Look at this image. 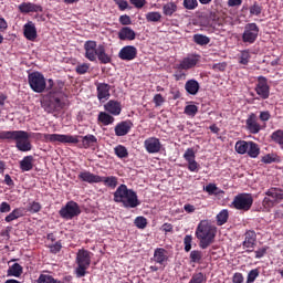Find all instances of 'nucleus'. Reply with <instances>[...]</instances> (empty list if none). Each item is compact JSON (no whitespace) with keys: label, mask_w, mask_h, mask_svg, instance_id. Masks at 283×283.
I'll return each instance as SVG.
<instances>
[{"label":"nucleus","mask_w":283,"mask_h":283,"mask_svg":"<svg viewBox=\"0 0 283 283\" xmlns=\"http://www.w3.org/2000/svg\"><path fill=\"white\" fill-rule=\"evenodd\" d=\"M262 6L258 2H254L253 6L250 7V14L252 17H260L262 14Z\"/></svg>","instance_id":"a19ab883"},{"label":"nucleus","mask_w":283,"mask_h":283,"mask_svg":"<svg viewBox=\"0 0 283 283\" xmlns=\"http://www.w3.org/2000/svg\"><path fill=\"white\" fill-rule=\"evenodd\" d=\"M255 93L258 94V101H266L271 96V86H269V80L264 76L258 77V83L255 85Z\"/></svg>","instance_id":"9b49d317"},{"label":"nucleus","mask_w":283,"mask_h":283,"mask_svg":"<svg viewBox=\"0 0 283 283\" xmlns=\"http://www.w3.org/2000/svg\"><path fill=\"white\" fill-rule=\"evenodd\" d=\"M229 220V211L222 210L217 214V224L219 227H222V224H227V221Z\"/></svg>","instance_id":"ea45409f"},{"label":"nucleus","mask_w":283,"mask_h":283,"mask_svg":"<svg viewBox=\"0 0 283 283\" xmlns=\"http://www.w3.org/2000/svg\"><path fill=\"white\" fill-rule=\"evenodd\" d=\"M265 196L271 198L277 205V202H282L283 200V190L281 188L272 187L265 191Z\"/></svg>","instance_id":"bb28decb"},{"label":"nucleus","mask_w":283,"mask_h":283,"mask_svg":"<svg viewBox=\"0 0 283 283\" xmlns=\"http://www.w3.org/2000/svg\"><path fill=\"white\" fill-rule=\"evenodd\" d=\"M216 233H218V230L209 221H200L195 232L197 240H199L200 249L211 247L216 242Z\"/></svg>","instance_id":"39448f33"},{"label":"nucleus","mask_w":283,"mask_h":283,"mask_svg":"<svg viewBox=\"0 0 283 283\" xmlns=\"http://www.w3.org/2000/svg\"><path fill=\"white\" fill-rule=\"evenodd\" d=\"M212 70H214V72H224V70H227V63L222 62V63L213 64Z\"/></svg>","instance_id":"338daca9"},{"label":"nucleus","mask_w":283,"mask_h":283,"mask_svg":"<svg viewBox=\"0 0 283 283\" xmlns=\"http://www.w3.org/2000/svg\"><path fill=\"white\" fill-rule=\"evenodd\" d=\"M90 71V64L83 63V64H77L75 67L76 74H87Z\"/></svg>","instance_id":"603ef678"},{"label":"nucleus","mask_w":283,"mask_h":283,"mask_svg":"<svg viewBox=\"0 0 283 283\" xmlns=\"http://www.w3.org/2000/svg\"><path fill=\"white\" fill-rule=\"evenodd\" d=\"M113 196L114 202H120L126 209H136L140 205L136 191L127 188L125 184L119 185Z\"/></svg>","instance_id":"20e7f679"},{"label":"nucleus","mask_w":283,"mask_h":283,"mask_svg":"<svg viewBox=\"0 0 283 283\" xmlns=\"http://www.w3.org/2000/svg\"><path fill=\"white\" fill-rule=\"evenodd\" d=\"M57 87L59 88L50 91L41 101V107L46 114L61 112V109H65V106L67 105V95L63 92L65 83H63V81H57Z\"/></svg>","instance_id":"f257e3e1"},{"label":"nucleus","mask_w":283,"mask_h":283,"mask_svg":"<svg viewBox=\"0 0 283 283\" xmlns=\"http://www.w3.org/2000/svg\"><path fill=\"white\" fill-rule=\"evenodd\" d=\"M234 149L237 154L244 156L249 151V142L247 140H238L234 145Z\"/></svg>","instance_id":"72a5a7b5"},{"label":"nucleus","mask_w":283,"mask_h":283,"mask_svg":"<svg viewBox=\"0 0 283 283\" xmlns=\"http://www.w3.org/2000/svg\"><path fill=\"white\" fill-rule=\"evenodd\" d=\"M76 264L75 269L76 277H85L87 275V269L92 264V252L81 249L76 254Z\"/></svg>","instance_id":"0eeeda50"},{"label":"nucleus","mask_w":283,"mask_h":283,"mask_svg":"<svg viewBox=\"0 0 283 283\" xmlns=\"http://www.w3.org/2000/svg\"><path fill=\"white\" fill-rule=\"evenodd\" d=\"M188 169H189V171L198 174V171L200 169V165L196 160L188 161Z\"/></svg>","instance_id":"13d9d810"},{"label":"nucleus","mask_w":283,"mask_h":283,"mask_svg":"<svg viewBox=\"0 0 283 283\" xmlns=\"http://www.w3.org/2000/svg\"><path fill=\"white\" fill-rule=\"evenodd\" d=\"M259 120H261V123H264V127H266V123H269V120H271V112L261 111L259 114Z\"/></svg>","instance_id":"de8ad7c7"},{"label":"nucleus","mask_w":283,"mask_h":283,"mask_svg":"<svg viewBox=\"0 0 283 283\" xmlns=\"http://www.w3.org/2000/svg\"><path fill=\"white\" fill-rule=\"evenodd\" d=\"M23 34L28 41H36L39 34L36 33V25H34V22L29 21L23 25Z\"/></svg>","instance_id":"b1692460"},{"label":"nucleus","mask_w":283,"mask_h":283,"mask_svg":"<svg viewBox=\"0 0 283 283\" xmlns=\"http://www.w3.org/2000/svg\"><path fill=\"white\" fill-rule=\"evenodd\" d=\"M193 42L197 44V45H209V43H211V39L207 35H203V34H195L193 35Z\"/></svg>","instance_id":"4c0bfd02"},{"label":"nucleus","mask_w":283,"mask_h":283,"mask_svg":"<svg viewBox=\"0 0 283 283\" xmlns=\"http://www.w3.org/2000/svg\"><path fill=\"white\" fill-rule=\"evenodd\" d=\"M232 207L238 211H249L253 207L252 193H239L232 201Z\"/></svg>","instance_id":"9d476101"},{"label":"nucleus","mask_w":283,"mask_h":283,"mask_svg":"<svg viewBox=\"0 0 283 283\" xmlns=\"http://www.w3.org/2000/svg\"><path fill=\"white\" fill-rule=\"evenodd\" d=\"M119 23L122 25H132V18L127 14L120 15L119 17Z\"/></svg>","instance_id":"0e129e2a"},{"label":"nucleus","mask_w":283,"mask_h":283,"mask_svg":"<svg viewBox=\"0 0 283 283\" xmlns=\"http://www.w3.org/2000/svg\"><path fill=\"white\" fill-rule=\"evenodd\" d=\"M19 218H23V210H21V208H15L4 220L6 222H12L13 220H19Z\"/></svg>","instance_id":"58836bf2"},{"label":"nucleus","mask_w":283,"mask_h":283,"mask_svg":"<svg viewBox=\"0 0 283 283\" xmlns=\"http://www.w3.org/2000/svg\"><path fill=\"white\" fill-rule=\"evenodd\" d=\"M258 242V234L253 230H248L244 233V241L242 242L243 249H247V253H253V249H255V244Z\"/></svg>","instance_id":"dca6fc26"},{"label":"nucleus","mask_w":283,"mask_h":283,"mask_svg":"<svg viewBox=\"0 0 283 283\" xmlns=\"http://www.w3.org/2000/svg\"><path fill=\"white\" fill-rule=\"evenodd\" d=\"M200 63V55L199 54H189L188 56L184 57L179 64L176 65L177 70H193Z\"/></svg>","instance_id":"ddd939ff"},{"label":"nucleus","mask_w":283,"mask_h":283,"mask_svg":"<svg viewBox=\"0 0 283 283\" xmlns=\"http://www.w3.org/2000/svg\"><path fill=\"white\" fill-rule=\"evenodd\" d=\"M191 242H193V237H191V234H187L184 238V249L186 251V253H189V251H191Z\"/></svg>","instance_id":"09e8293b"},{"label":"nucleus","mask_w":283,"mask_h":283,"mask_svg":"<svg viewBox=\"0 0 283 283\" xmlns=\"http://www.w3.org/2000/svg\"><path fill=\"white\" fill-rule=\"evenodd\" d=\"M116 6H118L120 12H125L129 8V2L126 0H113Z\"/></svg>","instance_id":"4d7b16f0"},{"label":"nucleus","mask_w":283,"mask_h":283,"mask_svg":"<svg viewBox=\"0 0 283 283\" xmlns=\"http://www.w3.org/2000/svg\"><path fill=\"white\" fill-rule=\"evenodd\" d=\"M28 81L31 90L35 92V94H43L48 87L45 76L39 71L30 73L28 75Z\"/></svg>","instance_id":"6e6552de"},{"label":"nucleus","mask_w":283,"mask_h":283,"mask_svg":"<svg viewBox=\"0 0 283 283\" xmlns=\"http://www.w3.org/2000/svg\"><path fill=\"white\" fill-rule=\"evenodd\" d=\"M160 231H163L166 235H167V233H174V224L164 223L160 228Z\"/></svg>","instance_id":"e2e57ef3"},{"label":"nucleus","mask_w":283,"mask_h":283,"mask_svg":"<svg viewBox=\"0 0 283 283\" xmlns=\"http://www.w3.org/2000/svg\"><path fill=\"white\" fill-rule=\"evenodd\" d=\"M266 251H269L268 247L260 248L259 250L254 251L255 259L260 260L261 258H264L266 255Z\"/></svg>","instance_id":"680f3d73"},{"label":"nucleus","mask_w":283,"mask_h":283,"mask_svg":"<svg viewBox=\"0 0 283 283\" xmlns=\"http://www.w3.org/2000/svg\"><path fill=\"white\" fill-rule=\"evenodd\" d=\"M262 205L264 209H272V207H275L276 203L271 197L266 196L264 197Z\"/></svg>","instance_id":"6e6d98bb"},{"label":"nucleus","mask_w":283,"mask_h":283,"mask_svg":"<svg viewBox=\"0 0 283 283\" xmlns=\"http://www.w3.org/2000/svg\"><path fill=\"white\" fill-rule=\"evenodd\" d=\"M20 169L22 172L32 171L34 169V157L32 155L23 157L20 160Z\"/></svg>","instance_id":"c85d7f7f"},{"label":"nucleus","mask_w":283,"mask_h":283,"mask_svg":"<svg viewBox=\"0 0 283 283\" xmlns=\"http://www.w3.org/2000/svg\"><path fill=\"white\" fill-rule=\"evenodd\" d=\"M50 252L56 255V253H61V250L63 249V243L61 241H56L53 244L49 245Z\"/></svg>","instance_id":"49530a36"},{"label":"nucleus","mask_w":283,"mask_h":283,"mask_svg":"<svg viewBox=\"0 0 283 283\" xmlns=\"http://www.w3.org/2000/svg\"><path fill=\"white\" fill-rule=\"evenodd\" d=\"M260 277V270L253 269L248 273L247 283H253Z\"/></svg>","instance_id":"c03bdc74"},{"label":"nucleus","mask_w":283,"mask_h":283,"mask_svg":"<svg viewBox=\"0 0 283 283\" xmlns=\"http://www.w3.org/2000/svg\"><path fill=\"white\" fill-rule=\"evenodd\" d=\"M77 178L82 182H88V185L103 182L108 189H116L118 187V177L116 176L101 177L88 170H84L78 174Z\"/></svg>","instance_id":"423d86ee"},{"label":"nucleus","mask_w":283,"mask_h":283,"mask_svg":"<svg viewBox=\"0 0 283 283\" xmlns=\"http://www.w3.org/2000/svg\"><path fill=\"white\" fill-rule=\"evenodd\" d=\"M169 261V252L165 248H157L154 251V262L165 266V263Z\"/></svg>","instance_id":"5701e85b"},{"label":"nucleus","mask_w":283,"mask_h":283,"mask_svg":"<svg viewBox=\"0 0 283 283\" xmlns=\"http://www.w3.org/2000/svg\"><path fill=\"white\" fill-rule=\"evenodd\" d=\"M205 282H207V280L205 279V274L202 272H198L192 274L188 283H205Z\"/></svg>","instance_id":"37998d69"},{"label":"nucleus","mask_w":283,"mask_h":283,"mask_svg":"<svg viewBox=\"0 0 283 283\" xmlns=\"http://www.w3.org/2000/svg\"><path fill=\"white\" fill-rule=\"evenodd\" d=\"M245 129H248L250 134H260V132L264 129V126L260 125L258 122V115H255V113H251L245 119Z\"/></svg>","instance_id":"2eb2a0df"},{"label":"nucleus","mask_w":283,"mask_h":283,"mask_svg":"<svg viewBox=\"0 0 283 283\" xmlns=\"http://www.w3.org/2000/svg\"><path fill=\"white\" fill-rule=\"evenodd\" d=\"M203 189L209 196H213V193L218 191V186H216V184H208Z\"/></svg>","instance_id":"bf43d9fd"},{"label":"nucleus","mask_w":283,"mask_h":283,"mask_svg":"<svg viewBox=\"0 0 283 283\" xmlns=\"http://www.w3.org/2000/svg\"><path fill=\"white\" fill-rule=\"evenodd\" d=\"M114 154L117 156V158H128L129 157V151L127 150V147L123 145H117L114 148Z\"/></svg>","instance_id":"e433bc0d"},{"label":"nucleus","mask_w":283,"mask_h":283,"mask_svg":"<svg viewBox=\"0 0 283 283\" xmlns=\"http://www.w3.org/2000/svg\"><path fill=\"white\" fill-rule=\"evenodd\" d=\"M132 6L140 10L142 8H145L147 4V0H129Z\"/></svg>","instance_id":"052dcab7"},{"label":"nucleus","mask_w":283,"mask_h":283,"mask_svg":"<svg viewBox=\"0 0 283 283\" xmlns=\"http://www.w3.org/2000/svg\"><path fill=\"white\" fill-rule=\"evenodd\" d=\"M132 127H134V123L129 119L117 123L114 128L115 136H127L132 132Z\"/></svg>","instance_id":"aec40b11"},{"label":"nucleus","mask_w":283,"mask_h":283,"mask_svg":"<svg viewBox=\"0 0 283 283\" xmlns=\"http://www.w3.org/2000/svg\"><path fill=\"white\" fill-rule=\"evenodd\" d=\"M184 8L186 10H196L198 8V0H184Z\"/></svg>","instance_id":"864d4df0"},{"label":"nucleus","mask_w":283,"mask_h":283,"mask_svg":"<svg viewBox=\"0 0 283 283\" xmlns=\"http://www.w3.org/2000/svg\"><path fill=\"white\" fill-rule=\"evenodd\" d=\"M251 60V54H249V51H243L240 56L239 63L241 65H249V61Z\"/></svg>","instance_id":"5fc2aeb1"},{"label":"nucleus","mask_w":283,"mask_h":283,"mask_svg":"<svg viewBox=\"0 0 283 283\" xmlns=\"http://www.w3.org/2000/svg\"><path fill=\"white\" fill-rule=\"evenodd\" d=\"M146 21L147 23H160L163 19V14L158 11H150L146 13Z\"/></svg>","instance_id":"f704fd0d"},{"label":"nucleus","mask_w":283,"mask_h":283,"mask_svg":"<svg viewBox=\"0 0 283 283\" xmlns=\"http://www.w3.org/2000/svg\"><path fill=\"white\" fill-rule=\"evenodd\" d=\"M153 102L155 103L156 107H160V105H163V103H165V97H163L161 94H156L154 96Z\"/></svg>","instance_id":"69168bd1"},{"label":"nucleus","mask_w":283,"mask_h":283,"mask_svg":"<svg viewBox=\"0 0 283 283\" xmlns=\"http://www.w3.org/2000/svg\"><path fill=\"white\" fill-rule=\"evenodd\" d=\"M59 213L64 220H72L76 216H81V207L75 201H69Z\"/></svg>","instance_id":"f8f14e48"},{"label":"nucleus","mask_w":283,"mask_h":283,"mask_svg":"<svg viewBox=\"0 0 283 283\" xmlns=\"http://www.w3.org/2000/svg\"><path fill=\"white\" fill-rule=\"evenodd\" d=\"M189 258H190V263L191 264H202V258H203L202 251L192 250L190 252Z\"/></svg>","instance_id":"c9c22d12"},{"label":"nucleus","mask_w":283,"mask_h":283,"mask_svg":"<svg viewBox=\"0 0 283 283\" xmlns=\"http://www.w3.org/2000/svg\"><path fill=\"white\" fill-rule=\"evenodd\" d=\"M0 140H7L8 143L14 140L19 151H32L30 134L25 130H2L0 132Z\"/></svg>","instance_id":"7ed1b4c3"},{"label":"nucleus","mask_w":283,"mask_h":283,"mask_svg":"<svg viewBox=\"0 0 283 283\" xmlns=\"http://www.w3.org/2000/svg\"><path fill=\"white\" fill-rule=\"evenodd\" d=\"M95 87L97 99L99 101V103H105V101H109V97L112 96V94L109 93L112 90V85L107 83L95 82Z\"/></svg>","instance_id":"4468645a"},{"label":"nucleus","mask_w":283,"mask_h":283,"mask_svg":"<svg viewBox=\"0 0 283 283\" xmlns=\"http://www.w3.org/2000/svg\"><path fill=\"white\" fill-rule=\"evenodd\" d=\"M43 138L46 143H62V145H78V138H82L84 149H90L92 145L98 143L94 135L78 136V135H63V134H44Z\"/></svg>","instance_id":"f03ea898"},{"label":"nucleus","mask_w":283,"mask_h":283,"mask_svg":"<svg viewBox=\"0 0 283 283\" xmlns=\"http://www.w3.org/2000/svg\"><path fill=\"white\" fill-rule=\"evenodd\" d=\"M96 59H98V61H99V63H102V65H107V63H112V56L109 54H107V52L105 50V45H103V44H99L97 46Z\"/></svg>","instance_id":"a878e982"},{"label":"nucleus","mask_w":283,"mask_h":283,"mask_svg":"<svg viewBox=\"0 0 283 283\" xmlns=\"http://www.w3.org/2000/svg\"><path fill=\"white\" fill-rule=\"evenodd\" d=\"M84 56L87 61L94 63L96 61V54L98 53V44L94 40H87L84 43Z\"/></svg>","instance_id":"f3484780"},{"label":"nucleus","mask_w":283,"mask_h":283,"mask_svg":"<svg viewBox=\"0 0 283 283\" xmlns=\"http://www.w3.org/2000/svg\"><path fill=\"white\" fill-rule=\"evenodd\" d=\"M22 274H23V266H21V264L19 263L12 264L7 271V275L9 277H21Z\"/></svg>","instance_id":"7c9ffc66"},{"label":"nucleus","mask_w":283,"mask_h":283,"mask_svg":"<svg viewBox=\"0 0 283 283\" xmlns=\"http://www.w3.org/2000/svg\"><path fill=\"white\" fill-rule=\"evenodd\" d=\"M18 10L22 14H30V12H43V7L32 2H22L19 4Z\"/></svg>","instance_id":"4be33fe9"},{"label":"nucleus","mask_w":283,"mask_h":283,"mask_svg":"<svg viewBox=\"0 0 283 283\" xmlns=\"http://www.w3.org/2000/svg\"><path fill=\"white\" fill-rule=\"evenodd\" d=\"M104 109L108 114H112V116H120V113L123 112V105L118 101L109 99L104 105Z\"/></svg>","instance_id":"412c9836"},{"label":"nucleus","mask_w":283,"mask_h":283,"mask_svg":"<svg viewBox=\"0 0 283 283\" xmlns=\"http://www.w3.org/2000/svg\"><path fill=\"white\" fill-rule=\"evenodd\" d=\"M119 41H134L136 39V31L129 27H123L118 32Z\"/></svg>","instance_id":"393cba45"},{"label":"nucleus","mask_w":283,"mask_h":283,"mask_svg":"<svg viewBox=\"0 0 283 283\" xmlns=\"http://www.w3.org/2000/svg\"><path fill=\"white\" fill-rule=\"evenodd\" d=\"M184 158L188 163L196 160V151H193V148H188L184 154Z\"/></svg>","instance_id":"3c124183"},{"label":"nucleus","mask_w":283,"mask_h":283,"mask_svg":"<svg viewBox=\"0 0 283 283\" xmlns=\"http://www.w3.org/2000/svg\"><path fill=\"white\" fill-rule=\"evenodd\" d=\"M184 113L187 116H196L198 114V106L193 104L187 105L184 109Z\"/></svg>","instance_id":"a18cd8bd"},{"label":"nucleus","mask_w":283,"mask_h":283,"mask_svg":"<svg viewBox=\"0 0 283 283\" xmlns=\"http://www.w3.org/2000/svg\"><path fill=\"white\" fill-rule=\"evenodd\" d=\"M135 227H137V229H146L147 228V218L137 217L135 219Z\"/></svg>","instance_id":"8fccbe9b"},{"label":"nucleus","mask_w":283,"mask_h":283,"mask_svg":"<svg viewBox=\"0 0 283 283\" xmlns=\"http://www.w3.org/2000/svg\"><path fill=\"white\" fill-rule=\"evenodd\" d=\"M232 282L233 283H243L244 282V275H242V273L237 272L233 274L232 276Z\"/></svg>","instance_id":"774afa93"},{"label":"nucleus","mask_w":283,"mask_h":283,"mask_svg":"<svg viewBox=\"0 0 283 283\" xmlns=\"http://www.w3.org/2000/svg\"><path fill=\"white\" fill-rule=\"evenodd\" d=\"M136 56H138V49L134 45H126L118 52V59H120V61H134Z\"/></svg>","instance_id":"6ab92c4d"},{"label":"nucleus","mask_w":283,"mask_h":283,"mask_svg":"<svg viewBox=\"0 0 283 283\" xmlns=\"http://www.w3.org/2000/svg\"><path fill=\"white\" fill-rule=\"evenodd\" d=\"M247 154L250 158H258L260 156V145L255 142H249Z\"/></svg>","instance_id":"473e14b6"},{"label":"nucleus","mask_w":283,"mask_h":283,"mask_svg":"<svg viewBox=\"0 0 283 283\" xmlns=\"http://www.w3.org/2000/svg\"><path fill=\"white\" fill-rule=\"evenodd\" d=\"M260 36V27L255 22L247 23L243 28V33L241 35L242 43L245 45H253Z\"/></svg>","instance_id":"1a4fd4ad"},{"label":"nucleus","mask_w":283,"mask_h":283,"mask_svg":"<svg viewBox=\"0 0 283 283\" xmlns=\"http://www.w3.org/2000/svg\"><path fill=\"white\" fill-rule=\"evenodd\" d=\"M41 209H42V206L36 201L30 202L27 207V211H29V213H39Z\"/></svg>","instance_id":"79ce46f5"},{"label":"nucleus","mask_w":283,"mask_h":283,"mask_svg":"<svg viewBox=\"0 0 283 283\" xmlns=\"http://www.w3.org/2000/svg\"><path fill=\"white\" fill-rule=\"evenodd\" d=\"M185 90L187 94H190V96H196V94L200 92V83H198V81L195 78L188 80L185 84Z\"/></svg>","instance_id":"cd10ccee"},{"label":"nucleus","mask_w":283,"mask_h":283,"mask_svg":"<svg viewBox=\"0 0 283 283\" xmlns=\"http://www.w3.org/2000/svg\"><path fill=\"white\" fill-rule=\"evenodd\" d=\"M98 123H102V125L107 126V125H113L114 124V116L109 115L107 112H99L97 116Z\"/></svg>","instance_id":"2f4dec72"},{"label":"nucleus","mask_w":283,"mask_h":283,"mask_svg":"<svg viewBox=\"0 0 283 283\" xmlns=\"http://www.w3.org/2000/svg\"><path fill=\"white\" fill-rule=\"evenodd\" d=\"M175 12H178V4L176 2L170 1L163 6L164 17H174Z\"/></svg>","instance_id":"c756f323"},{"label":"nucleus","mask_w":283,"mask_h":283,"mask_svg":"<svg viewBox=\"0 0 283 283\" xmlns=\"http://www.w3.org/2000/svg\"><path fill=\"white\" fill-rule=\"evenodd\" d=\"M144 147L147 154H159L163 149V144L158 137H148L144 142Z\"/></svg>","instance_id":"a211bd4d"}]
</instances>
